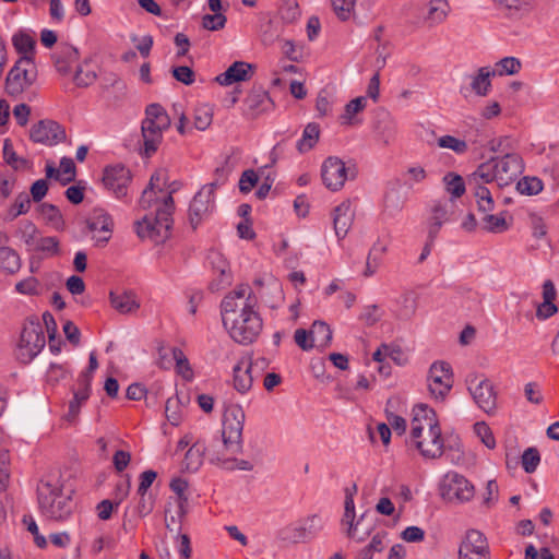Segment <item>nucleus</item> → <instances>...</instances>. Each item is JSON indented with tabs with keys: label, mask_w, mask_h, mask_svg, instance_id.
<instances>
[{
	"label": "nucleus",
	"mask_w": 559,
	"mask_h": 559,
	"mask_svg": "<svg viewBox=\"0 0 559 559\" xmlns=\"http://www.w3.org/2000/svg\"><path fill=\"white\" fill-rule=\"evenodd\" d=\"M438 145L442 148L452 150L457 154H463L467 151L466 142L452 135H443L439 138Z\"/></svg>",
	"instance_id": "052dcab7"
},
{
	"label": "nucleus",
	"mask_w": 559,
	"mask_h": 559,
	"mask_svg": "<svg viewBox=\"0 0 559 559\" xmlns=\"http://www.w3.org/2000/svg\"><path fill=\"white\" fill-rule=\"evenodd\" d=\"M320 138V126L316 122H309L304 131L301 139L297 142V150L305 153L314 147Z\"/></svg>",
	"instance_id": "72a5a7b5"
},
{
	"label": "nucleus",
	"mask_w": 559,
	"mask_h": 559,
	"mask_svg": "<svg viewBox=\"0 0 559 559\" xmlns=\"http://www.w3.org/2000/svg\"><path fill=\"white\" fill-rule=\"evenodd\" d=\"M79 58V50L67 43H60L56 52L52 55L55 67L61 74H68L72 64L78 62Z\"/></svg>",
	"instance_id": "a878e982"
},
{
	"label": "nucleus",
	"mask_w": 559,
	"mask_h": 559,
	"mask_svg": "<svg viewBox=\"0 0 559 559\" xmlns=\"http://www.w3.org/2000/svg\"><path fill=\"white\" fill-rule=\"evenodd\" d=\"M37 79L34 58L21 56L5 79V91L10 96H19L29 88Z\"/></svg>",
	"instance_id": "1a4fd4ad"
},
{
	"label": "nucleus",
	"mask_w": 559,
	"mask_h": 559,
	"mask_svg": "<svg viewBox=\"0 0 559 559\" xmlns=\"http://www.w3.org/2000/svg\"><path fill=\"white\" fill-rule=\"evenodd\" d=\"M227 22L223 13L205 14L202 17V27L207 31H219L225 27Z\"/></svg>",
	"instance_id": "680f3d73"
},
{
	"label": "nucleus",
	"mask_w": 559,
	"mask_h": 559,
	"mask_svg": "<svg viewBox=\"0 0 559 559\" xmlns=\"http://www.w3.org/2000/svg\"><path fill=\"white\" fill-rule=\"evenodd\" d=\"M0 269L8 274H14L21 269L19 253L10 247L0 248Z\"/></svg>",
	"instance_id": "c9c22d12"
},
{
	"label": "nucleus",
	"mask_w": 559,
	"mask_h": 559,
	"mask_svg": "<svg viewBox=\"0 0 559 559\" xmlns=\"http://www.w3.org/2000/svg\"><path fill=\"white\" fill-rule=\"evenodd\" d=\"M90 393H91L90 384L79 383V388H78V390L73 391V399L69 403V411L64 415L66 420H68L69 423H73L76 419V417L80 413V408H81L82 404L88 400Z\"/></svg>",
	"instance_id": "2f4dec72"
},
{
	"label": "nucleus",
	"mask_w": 559,
	"mask_h": 559,
	"mask_svg": "<svg viewBox=\"0 0 559 559\" xmlns=\"http://www.w3.org/2000/svg\"><path fill=\"white\" fill-rule=\"evenodd\" d=\"M66 136L64 128L53 120H40L31 129V139L48 146L63 142Z\"/></svg>",
	"instance_id": "a211bd4d"
},
{
	"label": "nucleus",
	"mask_w": 559,
	"mask_h": 559,
	"mask_svg": "<svg viewBox=\"0 0 559 559\" xmlns=\"http://www.w3.org/2000/svg\"><path fill=\"white\" fill-rule=\"evenodd\" d=\"M3 158L8 165L13 167L14 169H20L26 165V159L20 158L14 148L13 144L9 139H5L3 142Z\"/></svg>",
	"instance_id": "6e6d98bb"
},
{
	"label": "nucleus",
	"mask_w": 559,
	"mask_h": 559,
	"mask_svg": "<svg viewBox=\"0 0 559 559\" xmlns=\"http://www.w3.org/2000/svg\"><path fill=\"white\" fill-rule=\"evenodd\" d=\"M524 171V160L520 154H506L491 157L480 164L473 173V180L481 179L483 182H497L499 187H506L514 182Z\"/></svg>",
	"instance_id": "423d86ee"
},
{
	"label": "nucleus",
	"mask_w": 559,
	"mask_h": 559,
	"mask_svg": "<svg viewBox=\"0 0 559 559\" xmlns=\"http://www.w3.org/2000/svg\"><path fill=\"white\" fill-rule=\"evenodd\" d=\"M215 448V444L206 448L204 443L197 441L186 452L185 460L182 462L183 468L188 472H197L203 463V456L205 452H207L210 459L211 454L221 453V450H216Z\"/></svg>",
	"instance_id": "393cba45"
},
{
	"label": "nucleus",
	"mask_w": 559,
	"mask_h": 559,
	"mask_svg": "<svg viewBox=\"0 0 559 559\" xmlns=\"http://www.w3.org/2000/svg\"><path fill=\"white\" fill-rule=\"evenodd\" d=\"M169 350L173 355V359L176 361L177 372L181 374L186 380H191L193 377V371L183 352L178 347H173Z\"/></svg>",
	"instance_id": "c03bdc74"
},
{
	"label": "nucleus",
	"mask_w": 559,
	"mask_h": 559,
	"mask_svg": "<svg viewBox=\"0 0 559 559\" xmlns=\"http://www.w3.org/2000/svg\"><path fill=\"white\" fill-rule=\"evenodd\" d=\"M376 523V516L372 511L364 512L358 520L347 522L344 525L347 526L346 534L349 538L360 543L364 542L373 531Z\"/></svg>",
	"instance_id": "412c9836"
},
{
	"label": "nucleus",
	"mask_w": 559,
	"mask_h": 559,
	"mask_svg": "<svg viewBox=\"0 0 559 559\" xmlns=\"http://www.w3.org/2000/svg\"><path fill=\"white\" fill-rule=\"evenodd\" d=\"M450 219V204L447 201L433 202L430 216L428 218L427 231L428 238L436 240L437 236L448 221Z\"/></svg>",
	"instance_id": "4be33fe9"
},
{
	"label": "nucleus",
	"mask_w": 559,
	"mask_h": 559,
	"mask_svg": "<svg viewBox=\"0 0 559 559\" xmlns=\"http://www.w3.org/2000/svg\"><path fill=\"white\" fill-rule=\"evenodd\" d=\"M493 72L489 67L479 68L477 74L472 76L471 88L477 96H487L491 88L490 78Z\"/></svg>",
	"instance_id": "473e14b6"
},
{
	"label": "nucleus",
	"mask_w": 559,
	"mask_h": 559,
	"mask_svg": "<svg viewBox=\"0 0 559 559\" xmlns=\"http://www.w3.org/2000/svg\"><path fill=\"white\" fill-rule=\"evenodd\" d=\"M253 68L250 63L245 61H235L227 70L215 78V81L223 85L228 86L237 82H243L251 78Z\"/></svg>",
	"instance_id": "b1692460"
},
{
	"label": "nucleus",
	"mask_w": 559,
	"mask_h": 559,
	"mask_svg": "<svg viewBox=\"0 0 559 559\" xmlns=\"http://www.w3.org/2000/svg\"><path fill=\"white\" fill-rule=\"evenodd\" d=\"M37 500L40 513L50 521L63 522L74 510L72 497L63 491L59 479H41L37 486Z\"/></svg>",
	"instance_id": "39448f33"
},
{
	"label": "nucleus",
	"mask_w": 559,
	"mask_h": 559,
	"mask_svg": "<svg viewBox=\"0 0 559 559\" xmlns=\"http://www.w3.org/2000/svg\"><path fill=\"white\" fill-rule=\"evenodd\" d=\"M385 245L381 243L380 241L373 243L367 257L366 269L364 272L365 276H371L377 272L380 265L381 258L385 253Z\"/></svg>",
	"instance_id": "e433bc0d"
},
{
	"label": "nucleus",
	"mask_w": 559,
	"mask_h": 559,
	"mask_svg": "<svg viewBox=\"0 0 559 559\" xmlns=\"http://www.w3.org/2000/svg\"><path fill=\"white\" fill-rule=\"evenodd\" d=\"M171 189L167 193H159L154 189L146 188L139 200L143 210H154L146 214L142 221L135 223V231L142 239H150L154 243H164L170 236L173 226V213L175 202Z\"/></svg>",
	"instance_id": "f03ea898"
},
{
	"label": "nucleus",
	"mask_w": 559,
	"mask_h": 559,
	"mask_svg": "<svg viewBox=\"0 0 559 559\" xmlns=\"http://www.w3.org/2000/svg\"><path fill=\"white\" fill-rule=\"evenodd\" d=\"M443 182L447 192L450 193L452 198H460L464 194L465 183L460 175H456L454 173H448L443 177Z\"/></svg>",
	"instance_id": "a18cd8bd"
},
{
	"label": "nucleus",
	"mask_w": 559,
	"mask_h": 559,
	"mask_svg": "<svg viewBox=\"0 0 559 559\" xmlns=\"http://www.w3.org/2000/svg\"><path fill=\"white\" fill-rule=\"evenodd\" d=\"M109 298L111 306L120 313H130L140 307L132 292H110Z\"/></svg>",
	"instance_id": "c756f323"
},
{
	"label": "nucleus",
	"mask_w": 559,
	"mask_h": 559,
	"mask_svg": "<svg viewBox=\"0 0 559 559\" xmlns=\"http://www.w3.org/2000/svg\"><path fill=\"white\" fill-rule=\"evenodd\" d=\"M87 228L93 233L97 243H106L110 239L112 219L104 210H94L92 216L86 221Z\"/></svg>",
	"instance_id": "aec40b11"
},
{
	"label": "nucleus",
	"mask_w": 559,
	"mask_h": 559,
	"mask_svg": "<svg viewBox=\"0 0 559 559\" xmlns=\"http://www.w3.org/2000/svg\"><path fill=\"white\" fill-rule=\"evenodd\" d=\"M453 385V373L451 366L445 361H435L429 369L428 388L430 393L439 400L450 392Z\"/></svg>",
	"instance_id": "2eb2a0df"
},
{
	"label": "nucleus",
	"mask_w": 559,
	"mask_h": 559,
	"mask_svg": "<svg viewBox=\"0 0 559 559\" xmlns=\"http://www.w3.org/2000/svg\"><path fill=\"white\" fill-rule=\"evenodd\" d=\"M516 141L511 136H500L490 141V150L501 155L506 154H518L515 152Z\"/></svg>",
	"instance_id": "603ef678"
},
{
	"label": "nucleus",
	"mask_w": 559,
	"mask_h": 559,
	"mask_svg": "<svg viewBox=\"0 0 559 559\" xmlns=\"http://www.w3.org/2000/svg\"><path fill=\"white\" fill-rule=\"evenodd\" d=\"M411 442L425 459H439L444 451V441L436 412L420 404L413 409Z\"/></svg>",
	"instance_id": "20e7f679"
},
{
	"label": "nucleus",
	"mask_w": 559,
	"mask_h": 559,
	"mask_svg": "<svg viewBox=\"0 0 559 559\" xmlns=\"http://www.w3.org/2000/svg\"><path fill=\"white\" fill-rule=\"evenodd\" d=\"M481 227L487 233L501 234L507 231L511 224L507 221V211H502L498 214H491V212L483 213Z\"/></svg>",
	"instance_id": "7c9ffc66"
},
{
	"label": "nucleus",
	"mask_w": 559,
	"mask_h": 559,
	"mask_svg": "<svg viewBox=\"0 0 559 559\" xmlns=\"http://www.w3.org/2000/svg\"><path fill=\"white\" fill-rule=\"evenodd\" d=\"M354 221V211L349 200L342 202L333 211V226L338 240H342L348 234Z\"/></svg>",
	"instance_id": "5701e85b"
},
{
	"label": "nucleus",
	"mask_w": 559,
	"mask_h": 559,
	"mask_svg": "<svg viewBox=\"0 0 559 559\" xmlns=\"http://www.w3.org/2000/svg\"><path fill=\"white\" fill-rule=\"evenodd\" d=\"M12 43L17 52L33 58L35 40L31 35L20 32L13 36Z\"/></svg>",
	"instance_id": "37998d69"
},
{
	"label": "nucleus",
	"mask_w": 559,
	"mask_h": 559,
	"mask_svg": "<svg viewBox=\"0 0 559 559\" xmlns=\"http://www.w3.org/2000/svg\"><path fill=\"white\" fill-rule=\"evenodd\" d=\"M540 462V455L536 448H528L522 454L523 469L531 474L534 473Z\"/></svg>",
	"instance_id": "13d9d810"
},
{
	"label": "nucleus",
	"mask_w": 559,
	"mask_h": 559,
	"mask_svg": "<svg viewBox=\"0 0 559 559\" xmlns=\"http://www.w3.org/2000/svg\"><path fill=\"white\" fill-rule=\"evenodd\" d=\"M169 486L170 489L177 495V514L179 518H182L187 513L188 496L186 495V491L188 489V481L178 477L174 478Z\"/></svg>",
	"instance_id": "4c0bfd02"
},
{
	"label": "nucleus",
	"mask_w": 559,
	"mask_h": 559,
	"mask_svg": "<svg viewBox=\"0 0 559 559\" xmlns=\"http://www.w3.org/2000/svg\"><path fill=\"white\" fill-rule=\"evenodd\" d=\"M366 106V97L359 96L352 99L345 106V112L341 116V120L343 124H350L353 120V116L361 111Z\"/></svg>",
	"instance_id": "5fc2aeb1"
},
{
	"label": "nucleus",
	"mask_w": 559,
	"mask_h": 559,
	"mask_svg": "<svg viewBox=\"0 0 559 559\" xmlns=\"http://www.w3.org/2000/svg\"><path fill=\"white\" fill-rule=\"evenodd\" d=\"M321 177L324 186L331 191H338L343 188L348 178L355 174L345 166V163L335 156L328 157L321 167Z\"/></svg>",
	"instance_id": "4468645a"
},
{
	"label": "nucleus",
	"mask_w": 559,
	"mask_h": 559,
	"mask_svg": "<svg viewBox=\"0 0 559 559\" xmlns=\"http://www.w3.org/2000/svg\"><path fill=\"white\" fill-rule=\"evenodd\" d=\"M383 317V311L378 305L366 306L359 319L367 325H374Z\"/></svg>",
	"instance_id": "338daca9"
},
{
	"label": "nucleus",
	"mask_w": 559,
	"mask_h": 559,
	"mask_svg": "<svg viewBox=\"0 0 559 559\" xmlns=\"http://www.w3.org/2000/svg\"><path fill=\"white\" fill-rule=\"evenodd\" d=\"M280 16L286 23H294L300 17L297 0H283L280 7Z\"/></svg>",
	"instance_id": "3c124183"
},
{
	"label": "nucleus",
	"mask_w": 559,
	"mask_h": 559,
	"mask_svg": "<svg viewBox=\"0 0 559 559\" xmlns=\"http://www.w3.org/2000/svg\"><path fill=\"white\" fill-rule=\"evenodd\" d=\"M476 435L480 438L481 442L488 448L493 449L496 447V440L491 429L485 421H478L474 425Z\"/></svg>",
	"instance_id": "69168bd1"
},
{
	"label": "nucleus",
	"mask_w": 559,
	"mask_h": 559,
	"mask_svg": "<svg viewBox=\"0 0 559 559\" xmlns=\"http://www.w3.org/2000/svg\"><path fill=\"white\" fill-rule=\"evenodd\" d=\"M543 181L537 177H523L516 183V189L521 194L535 195L543 190Z\"/></svg>",
	"instance_id": "09e8293b"
},
{
	"label": "nucleus",
	"mask_w": 559,
	"mask_h": 559,
	"mask_svg": "<svg viewBox=\"0 0 559 559\" xmlns=\"http://www.w3.org/2000/svg\"><path fill=\"white\" fill-rule=\"evenodd\" d=\"M400 309L397 310V318L402 320L411 319L417 309V301L413 294L407 293L400 298Z\"/></svg>",
	"instance_id": "49530a36"
},
{
	"label": "nucleus",
	"mask_w": 559,
	"mask_h": 559,
	"mask_svg": "<svg viewBox=\"0 0 559 559\" xmlns=\"http://www.w3.org/2000/svg\"><path fill=\"white\" fill-rule=\"evenodd\" d=\"M449 13V4L447 0H430L427 4V11L423 15L424 23L433 27L445 21Z\"/></svg>",
	"instance_id": "cd10ccee"
},
{
	"label": "nucleus",
	"mask_w": 559,
	"mask_h": 559,
	"mask_svg": "<svg viewBox=\"0 0 559 559\" xmlns=\"http://www.w3.org/2000/svg\"><path fill=\"white\" fill-rule=\"evenodd\" d=\"M38 211L44 215L49 223H51L57 229L63 226V219L59 209L50 203H41L38 206Z\"/></svg>",
	"instance_id": "864d4df0"
},
{
	"label": "nucleus",
	"mask_w": 559,
	"mask_h": 559,
	"mask_svg": "<svg viewBox=\"0 0 559 559\" xmlns=\"http://www.w3.org/2000/svg\"><path fill=\"white\" fill-rule=\"evenodd\" d=\"M322 519L313 514L298 524L288 525L280 531L278 537L284 542L305 543L312 539L322 530Z\"/></svg>",
	"instance_id": "ddd939ff"
},
{
	"label": "nucleus",
	"mask_w": 559,
	"mask_h": 559,
	"mask_svg": "<svg viewBox=\"0 0 559 559\" xmlns=\"http://www.w3.org/2000/svg\"><path fill=\"white\" fill-rule=\"evenodd\" d=\"M356 0H331V4L337 17L342 21L350 19Z\"/></svg>",
	"instance_id": "4d7b16f0"
},
{
	"label": "nucleus",
	"mask_w": 559,
	"mask_h": 559,
	"mask_svg": "<svg viewBox=\"0 0 559 559\" xmlns=\"http://www.w3.org/2000/svg\"><path fill=\"white\" fill-rule=\"evenodd\" d=\"M213 119V114L207 106L198 107L194 111V127L200 131L206 130Z\"/></svg>",
	"instance_id": "bf43d9fd"
},
{
	"label": "nucleus",
	"mask_w": 559,
	"mask_h": 559,
	"mask_svg": "<svg viewBox=\"0 0 559 559\" xmlns=\"http://www.w3.org/2000/svg\"><path fill=\"white\" fill-rule=\"evenodd\" d=\"M15 289L22 295H39L40 283L36 277L29 276L16 283Z\"/></svg>",
	"instance_id": "0e129e2a"
},
{
	"label": "nucleus",
	"mask_w": 559,
	"mask_h": 559,
	"mask_svg": "<svg viewBox=\"0 0 559 559\" xmlns=\"http://www.w3.org/2000/svg\"><path fill=\"white\" fill-rule=\"evenodd\" d=\"M170 126V118L159 104H151L145 109L141 133L143 140V155L151 157L158 150L163 141V132Z\"/></svg>",
	"instance_id": "0eeeda50"
},
{
	"label": "nucleus",
	"mask_w": 559,
	"mask_h": 559,
	"mask_svg": "<svg viewBox=\"0 0 559 559\" xmlns=\"http://www.w3.org/2000/svg\"><path fill=\"white\" fill-rule=\"evenodd\" d=\"M17 233L20 235V238L26 245L27 250L31 251L39 237V231L36 225L31 221H23L20 224Z\"/></svg>",
	"instance_id": "79ce46f5"
},
{
	"label": "nucleus",
	"mask_w": 559,
	"mask_h": 559,
	"mask_svg": "<svg viewBox=\"0 0 559 559\" xmlns=\"http://www.w3.org/2000/svg\"><path fill=\"white\" fill-rule=\"evenodd\" d=\"M251 362L248 360H240L234 367V388L239 393L248 392L253 383V378L251 376Z\"/></svg>",
	"instance_id": "c85d7f7f"
},
{
	"label": "nucleus",
	"mask_w": 559,
	"mask_h": 559,
	"mask_svg": "<svg viewBox=\"0 0 559 559\" xmlns=\"http://www.w3.org/2000/svg\"><path fill=\"white\" fill-rule=\"evenodd\" d=\"M404 203L405 200L400 191H388L384 197L383 213L390 217H393L402 211Z\"/></svg>",
	"instance_id": "58836bf2"
},
{
	"label": "nucleus",
	"mask_w": 559,
	"mask_h": 559,
	"mask_svg": "<svg viewBox=\"0 0 559 559\" xmlns=\"http://www.w3.org/2000/svg\"><path fill=\"white\" fill-rule=\"evenodd\" d=\"M31 209V197L22 192L16 198L14 203L8 211V216L10 219H15L22 214H26Z\"/></svg>",
	"instance_id": "8fccbe9b"
},
{
	"label": "nucleus",
	"mask_w": 559,
	"mask_h": 559,
	"mask_svg": "<svg viewBox=\"0 0 559 559\" xmlns=\"http://www.w3.org/2000/svg\"><path fill=\"white\" fill-rule=\"evenodd\" d=\"M466 383L475 404L486 414L495 415L497 413V392L490 380L469 374Z\"/></svg>",
	"instance_id": "9b49d317"
},
{
	"label": "nucleus",
	"mask_w": 559,
	"mask_h": 559,
	"mask_svg": "<svg viewBox=\"0 0 559 559\" xmlns=\"http://www.w3.org/2000/svg\"><path fill=\"white\" fill-rule=\"evenodd\" d=\"M245 418V412L239 405H231L225 411L222 429V448L224 452L211 454L212 463H217L228 471H252L253 465L249 461L226 456L227 454H239L242 451Z\"/></svg>",
	"instance_id": "7ed1b4c3"
},
{
	"label": "nucleus",
	"mask_w": 559,
	"mask_h": 559,
	"mask_svg": "<svg viewBox=\"0 0 559 559\" xmlns=\"http://www.w3.org/2000/svg\"><path fill=\"white\" fill-rule=\"evenodd\" d=\"M468 185H474L473 195L476 200L477 210L479 213L492 212L495 202L489 189L485 186L481 179L473 180V174L469 177Z\"/></svg>",
	"instance_id": "bb28decb"
},
{
	"label": "nucleus",
	"mask_w": 559,
	"mask_h": 559,
	"mask_svg": "<svg viewBox=\"0 0 559 559\" xmlns=\"http://www.w3.org/2000/svg\"><path fill=\"white\" fill-rule=\"evenodd\" d=\"M500 7L509 11L510 15H522L532 8V0H493Z\"/></svg>",
	"instance_id": "de8ad7c7"
},
{
	"label": "nucleus",
	"mask_w": 559,
	"mask_h": 559,
	"mask_svg": "<svg viewBox=\"0 0 559 559\" xmlns=\"http://www.w3.org/2000/svg\"><path fill=\"white\" fill-rule=\"evenodd\" d=\"M382 350L384 352L385 358H390L396 365L402 366L406 362L407 358L405 357L401 347L396 344H382Z\"/></svg>",
	"instance_id": "774afa93"
},
{
	"label": "nucleus",
	"mask_w": 559,
	"mask_h": 559,
	"mask_svg": "<svg viewBox=\"0 0 559 559\" xmlns=\"http://www.w3.org/2000/svg\"><path fill=\"white\" fill-rule=\"evenodd\" d=\"M459 559H490L488 542L481 532H466L459 548Z\"/></svg>",
	"instance_id": "dca6fc26"
},
{
	"label": "nucleus",
	"mask_w": 559,
	"mask_h": 559,
	"mask_svg": "<svg viewBox=\"0 0 559 559\" xmlns=\"http://www.w3.org/2000/svg\"><path fill=\"white\" fill-rule=\"evenodd\" d=\"M273 107V100L262 87H252L243 102V116L255 119Z\"/></svg>",
	"instance_id": "6ab92c4d"
},
{
	"label": "nucleus",
	"mask_w": 559,
	"mask_h": 559,
	"mask_svg": "<svg viewBox=\"0 0 559 559\" xmlns=\"http://www.w3.org/2000/svg\"><path fill=\"white\" fill-rule=\"evenodd\" d=\"M45 345L46 337L41 323L38 320H29L22 329L15 349L16 359L22 364H29Z\"/></svg>",
	"instance_id": "6e6552de"
},
{
	"label": "nucleus",
	"mask_w": 559,
	"mask_h": 559,
	"mask_svg": "<svg viewBox=\"0 0 559 559\" xmlns=\"http://www.w3.org/2000/svg\"><path fill=\"white\" fill-rule=\"evenodd\" d=\"M132 179L131 171L121 164L107 166L103 174V183L118 199L127 195Z\"/></svg>",
	"instance_id": "f3484780"
},
{
	"label": "nucleus",
	"mask_w": 559,
	"mask_h": 559,
	"mask_svg": "<svg viewBox=\"0 0 559 559\" xmlns=\"http://www.w3.org/2000/svg\"><path fill=\"white\" fill-rule=\"evenodd\" d=\"M310 338L317 347L324 348L332 341V330L323 321H316L310 329Z\"/></svg>",
	"instance_id": "f704fd0d"
},
{
	"label": "nucleus",
	"mask_w": 559,
	"mask_h": 559,
	"mask_svg": "<svg viewBox=\"0 0 559 559\" xmlns=\"http://www.w3.org/2000/svg\"><path fill=\"white\" fill-rule=\"evenodd\" d=\"M441 497L449 502L464 503L473 499L474 485L456 472H448L440 484Z\"/></svg>",
	"instance_id": "9d476101"
},
{
	"label": "nucleus",
	"mask_w": 559,
	"mask_h": 559,
	"mask_svg": "<svg viewBox=\"0 0 559 559\" xmlns=\"http://www.w3.org/2000/svg\"><path fill=\"white\" fill-rule=\"evenodd\" d=\"M60 174L62 178L60 182L62 186H67L75 179V164L70 157H62L60 160Z\"/></svg>",
	"instance_id": "e2e57ef3"
},
{
	"label": "nucleus",
	"mask_w": 559,
	"mask_h": 559,
	"mask_svg": "<svg viewBox=\"0 0 559 559\" xmlns=\"http://www.w3.org/2000/svg\"><path fill=\"white\" fill-rule=\"evenodd\" d=\"M258 298L248 284H239L221 302L223 325L238 344L255 342L263 329V320L257 310Z\"/></svg>",
	"instance_id": "f257e3e1"
},
{
	"label": "nucleus",
	"mask_w": 559,
	"mask_h": 559,
	"mask_svg": "<svg viewBox=\"0 0 559 559\" xmlns=\"http://www.w3.org/2000/svg\"><path fill=\"white\" fill-rule=\"evenodd\" d=\"M216 187V181L204 185L190 202L189 221L193 229L214 211Z\"/></svg>",
	"instance_id": "f8f14e48"
},
{
	"label": "nucleus",
	"mask_w": 559,
	"mask_h": 559,
	"mask_svg": "<svg viewBox=\"0 0 559 559\" xmlns=\"http://www.w3.org/2000/svg\"><path fill=\"white\" fill-rule=\"evenodd\" d=\"M521 69V61L515 57H504L496 62L495 68L491 69L495 75H513Z\"/></svg>",
	"instance_id": "ea45409f"
},
{
	"label": "nucleus",
	"mask_w": 559,
	"mask_h": 559,
	"mask_svg": "<svg viewBox=\"0 0 559 559\" xmlns=\"http://www.w3.org/2000/svg\"><path fill=\"white\" fill-rule=\"evenodd\" d=\"M59 239L57 237H41L39 235L38 239L36 240L34 247L31 251H37L41 252L46 255L52 257L59 254Z\"/></svg>",
	"instance_id": "a19ab883"
}]
</instances>
